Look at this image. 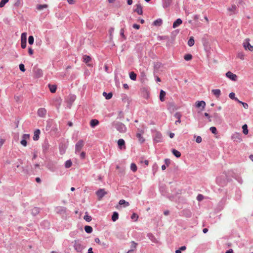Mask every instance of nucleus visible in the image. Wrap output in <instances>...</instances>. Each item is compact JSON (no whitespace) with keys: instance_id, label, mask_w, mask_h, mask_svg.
Returning a JSON list of instances; mask_svg holds the SVG:
<instances>
[{"instance_id":"nucleus-1","label":"nucleus","mask_w":253,"mask_h":253,"mask_svg":"<svg viewBox=\"0 0 253 253\" xmlns=\"http://www.w3.org/2000/svg\"><path fill=\"white\" fill-rule=\"evenodd\" d=\"M84 145V142L83 140H79L75 145V152L76 154H79Z\"/></svg>"},{"instance_id":"nucleus-2","label":"nucleus","mask_w":253,"mask_h":253,"mask_svg":"<svg viewBox=\"0 0 253 253\" xmlns=\"http://www.w3.org/2000/svg\"><path fill=\"white\" fill-rule=\"evenodd\" d=\"M74 248L78 253H81L84 249V246L81 242L76 240L74 241Z\"/></svg>"},{"instance_id":"nucleus-3","label":"nucleus","mask_w":253,"mask_h":253,"mask_svg":"<svg viewBox=\"0 0 253 253\" xmlns=\"http://www.w3.org/2000/svg\"><path fill=\"white\" fill-rule=\"evenodd\" d=\"M249 42H250V39H246L244 41V42L243 43V46L246 50L248 49L249 50H250L251 51H253V46L251 45Z\"/></svg>"},{"instance_id":"nucleus-4","label":"nucleus","mask_w":253,"mask_h":253,"mask_svg":"<svg viewBox=\"0 0 253 253\" xmlns=\"http://www.w3.org/2000/svg\"><path fill=\"white\" fill-rule=\"evenodd\" d=\"M27 34L23 33L21 36V46L22 48H25L26 46Z\"/></svg>"},{"instance_id":"nucleus-5","label":"nucleus","mask_w":253,"mask_h":253,"mask_svg":"<svg viewBox=\"0 0 253 253\" xmlns=\"http://www.w3.org/2000/svg\"><path fill=\"white\" fill-rule=\"evenodd\" d=\"M96 195L98 197V200H101V199L107 194L104 189H100L96 192Z\"/></svg>"},{"instance_id":"nucleus-6","label":"nucleus","mask_w":253,"mask_h":253,"mask_svg":"<svg viewBox=\"0 0 253 253\" xmlns=\"http://www.w3.org/2000/svg\"><path fill=\"white\" fill-rule=\"evenodd\" d=\"M226 76L227 78L233 81H236L237 80V76L236 75L233 74L230 71H228L226 73Z\"/></svg>"},{"instance_id":"nucleus-7","label":"nucleus","mask_w":253,"mask_h":253,"mask_svg":"<svg viewBox=\"0 0 253 253\" xmlns=\"http://www.w3.org/2000/svg\"><path fill=\"white\" fill-rule=\"evenodd\" d=\"M30 138V135L28 134H24L22 136V139L20 141V143L24 146H27V140Z\"/></svg>"},{"instance_id":"nucleus-8","label":"nucleus","mask_w":253,"mask_h":253,"mask_svg":"<svg viewBox=\"0 0 253 253\" xmlns=\"http://www.w3.org/2000/svg\"><path fill=\"white\" fill-rule=\"evenodd\" d=\"M46 114V110L45 108H41L38 110V114L41 117H43Z\"/></svg>"},{"instance_id":"nucleus-9","label":"nucleus","mask_w":253,"mask_h":253,"mask_svg":"<svg viewBox=\"0 0 253 253\" xmlns=\"http://www.w3.org/2000/svg\"><path fill=\"white\" fill-rule=\"evenodd\" d=\"M116 128L121 132L125 131L126 129L125 125L122 123H118L116 124Z\"/></svg>"},{"instance_id":"nucleus-10","label":"nucleus","mask_w":253,"mask_h":253,"mask_svg":"<svg viewBox=\"0 0 253 253\" xmlns=\"http://www.w3.org/2000/svg\"><path fill=\"white\" fill-rule=\"evenodd\" d=\"M156 142H160L162 141V135L160 133H157L154 138Z\"/></svg>"},{"instance_id":"nucleus-11","label":"nucleus","mask_w":253,"mask_h":253,"mask_svg":"<svg viewBox=\"0 0 253 253\" xmlns=\"http://www.w3.org/2000/svg\"><path fill=\"white\" fill-rule=\"evenodd\" d=\"M118 144L119 148L121 149H122L123 148V149L126 148L125 142L124 139H119V140L118 141Z\"/></svg>"},{"instance_id":"nucleus-12","label":"nucleus","mask_w":253,"mask_h":253,"mask_svg":"<svg viewBox=\"0 0 253 253\" xmlns=\"http://www.w3.org/2000/svg\"><path fill=\"white\" fill-rule=\"evenodd\" d=\"M136 8L135 9L134 11L137 12L138 14H142V7L140 4H137L136 5Z\"/></svg>"},{"instance_id":"nucleus-13","label":"nucleus","mask_w":253,"mask_h":253,"mask_svg":"<svg viewBox=\"0 0 253 253\" xmlns=\"http://www.w3.org/2000/svg\"><path fill=\"white\" fill-rule=\"evenodd\" d=\"M83 59H84V62H85L87 65V66H91V65L89 64V62L91 60V58L89 56H88L86 55H84Z\"/></svg>"},{"instance_id":"nucleus-14","label":"nucleus","mask_w":253,"mask_h":253,"mask_svg":"<svg viewBox=\"0 0 253 253\" xmlns=\"http://www.w3.org/2000/svg\"><path fill=\"white\" fill-rule=\"evenodd\" d=\"M137 246V243H135L134 241H132L131 242V247H130V250H129L127 253H129L131 252L134 251L135 249L136 248V247Z\"/></svg>"},{"instance_id":"nucleus-15","label":"nucleus","mask_w":253,"mask_h":253,"mask_svg":"<svg viewBox=\"0 0 253 253\" xmlns=\"http://www.w3.org/2000/svg\"><path fill=\"white\" fill-rule=\"evenodd\" d=\"M174 117L177 119V121H175V125H177L178 123H180L181 122V121H180V118H181V114L180 113H178V112H177L175 114H174Z\"/></svg>"},{"instance_id":"nucleus-16","label":"nucleus","mask_w":253,"mask_h":253,"mask_svg":"<svg viewBox=\"0 0 253 253\" xmlns=\"http://www.w3.org/2000/svg\"><path fill=\"white\" fill-rule=\"evenodd\" d=\"M40 134V129H38L36 130L34 132L33 139L34 140H38L40 137H39Z\"/></svg>"},{"instance_id":"nucleus-17","label":"nucleus","mask_w":253,"mask_h":253,"mask_svg":"<svg viewBox=\"0 0 253 253\" xmlns=\"http://www.w3.org/2000/svg\"><path fill=\"white\" fill-rule=\"evenodd\" d=\"M182 21L181 19H177L173 24V28H175L181 24Z\"/></svg>"},{"instance_id":"nucleus-18","label":"nucleus","mask_w":253,"mask_h":253,"mask_svg":"<svg viewBox=\"0 0 253 253\" xmlns=\"http://www.w3.org/2000/svg\"><path fill=\"white\" fill-rule=\"evenodd\" d=\"M211 92L217 98L219 97L221 94V91L219 89H212Z\"/></svg>"},{"instance_id":"nucleus-19","label":"nucleus","mask_w":253,"mask_h":253,"mask_svg":"<svg viewBox=\"0 0 253 253\" xmlns=\"http://www.w3.org/2000/svg\"><path fill=\"white\" fill-rule=\"evenodd\" d=\"M206 106V103L204 101H197L196 103V107L197 108H199L201 106L203 107V108H204Z\"/></svg>"},{"instance_id":"nucleus-20","label":"nucleus","mask_w":253,"mask_h":253,"mask_svg":"<svg viewBox=\"0 0 253 253\" xmlns=\"http://www.w3.org/2000/svg\"><path fill=\"white\" fill-rule=\"evenodd\" d=\"M172 2V0H164L163 7L165 8L169 7Z\"/></svg>"},{"instance_id":"nucleus-21","label":"nucleus","mask_w":253,"mask_h":253,"mask_svg":"<svg viewBox=\"0 0 253 253\" xmlns=\"http://www.w3.org/2000/svg\"><path fill=\"white\" fill-rule=\"evenodd\" d=\"M98 124H99V121L96 119H92L90 122V125L92 127L98 125Z\"/></svg>"},{"instance_id":"nucleus-22","label":"nucleus","mask_w":253,"mask_h":253,"mask_svg":"<svg viewBox=\"0 0 253 253\" xmlns=\"http://www.w3.org/2000/svg\"><path fill=\"white\" fill-rule=\"evenodd\" d=\"M166 92L163 90H161L160 93V99L161 101H165V96L166 95Z\"/></svg>"},{"instance_id":"nucleus-23","label":"nucleus","mask_w":253,"mask_h":253,"mask_svg":"<svg viewBox=\"0 0 253 253\" xmlns=\"http://www.w3.org/2000/svg\"><path fill=\"white\" fill-rule=\"evenodd\" d=\"M119 218V214L117 212L115 211L113 212L112 216V220L113 221H116Z\"/></svg>"},{"instance_id":"nucleus-24","label":"nucleus","mask_w":253,"mask_h":253,"mask_svg":"<svg viewBox=\"0 0 253 253\" xmlns=\"http://www.w3.org/2000/svg\"><path fill=\"white\" fill-rule=\"evenodd\" d=\"M103 95L106 99H110L112 97L113 94L111 92L107 93L106 92H104L103 93Z\"/></svg>"},{"instance_id":"nucleus-25","label":"nucleus","mask_w":253,"mask_h":253,"mask_svg":"<svg viewBox=\"0 0 253 253\" xmlns=\"http://www.w3.org/2000/svg\"><path fill=\"white\" fill-rule=\"evenodd\" d=\"M56 210L58 213H64L66 212V209L65 207H59L56 208Z\"/></svg>"},{"instance_id":"nucleus-26","label":"nucleus","mask_w":253,"mask_h":253,"mask_svg":"<svg viewBox=\"0 0 253 253\" xmlns=\"http://www.w3.org/2000/svg\"><path fill=\"white\" fill-rule=\"evenodd\" d=\"M162 24V20L161 19H158L154 21L153 22V24L156 26H160Z\"/></svg>"},{"instance_id":"nucleus-27","label":"nucleus","mask_w":253,"mask_h":253,"mask_svg":"<svg viewBox=\"0 0 253 253\" xmlns=\"http://www.w3.org/2000/svg\"><path fill=\"white\" fill-rule=\"evenodd\" d=\"M119 204L120 205H124V207H128L129 205V204L128 202L126 201L125 200H120Z\"/></svg>"},{"instance_id":"nucleus-28","label":"nucleus","mask_w":253,"mask_h":253,"mask_svg":"<svg viewBox=\"0 0 253 253\" xmlns=\"http://www.w3.org/2000/svg\"><path fill=\"white\" fill-rule=\"evenodd\" d=\"M172 153L177 158H179L181 156L180 152L175 149H172Z\"/></svg>"},{"instance_id":"nucleus-29","label":"nucleus","mask_w":253,"mask_h":253,"mask_svg":"<svg viewBox=\"0 0 253 253\" xmlns=\"http://www.w3.org/2000/svg\"><path fill=\"white\" fill-rule=\"evenodd\" d=\"M85 231L87 233H91L92 232V228L90 226L86 225L84 227Z\"/></svg>"},{"instance_id":"nucleus-30","label":"nucleus","mask_w":253,"mask_h":253,"mask_svg":"<svg viewBox=\"0 0 253 253\" xmlns=\"http://www.w3.org/2000/svg\"><path fill=\"white\" fill-rule=\"evenodd\" d=\"M129 77L132 80L135 81L136 79V74L134 72H131L129 73Z\"/></svg>"},{"instance_id":"nucleus-31","label":"nucleus","mask_w":253,"mask_h":253,"mask_svg":"<svg viewBox=\"0 0 253 253\" xmlns=\"http://www.w3.org/2000/svg\"><path fill=\"white\" fill-rule=\"evenodd\" d=\"M195 42L193 37H190L188 41V44L189 46H192L194 44Z\"/></svg>"},{"instance_id":"nucleus-32","label":"nucleus","mask_w":253,"mask_h":253,"mask_svg":"<svg viewBox=\"0 0 253 253\" xmlns=\"http://www.w3.org/2000/svg\"><path fill=\"white\" fill-rule=\"evenodd\" d=\"M49 88L52 93H54L56 90V86L55 85L49 84Z\"/></svg>"},{"instance_id":"nucleus-33","label":"nucleus","mask_w":253,"mask_h":253,"mask_svg":"<svg viewBox=\"0 0 253 253\" xmlns=\"http://www.w3.org/2000/svg\"><path fill=\"white\" fill-rule=\"evenodd\" d=\"M136 137L138 138V140L140 143L144 142L145 139H144V138L142 137V136L141 135V134L140 133H137Z\"/></svg>"},{"instance_id":"nucleus-34","label":"nucleus","mask_w":253,"mask_h":253,"mask_svg":"<svg viewBox=\"0 0 253 253\" xmlns=\"http://www.w3.org/2000/svg\"><path fill=\"white\" fill-rule=\"evenodd\" d=\"M243 132L245 134H247L248 133V126L246 124L242 126Z\"/></svg>"},{"instance_id":"nucleus-35","label":"nucleus","mask_w":253,"mask_h":253,"mask_svg":"<svg viewBox=\"0 0 253 253\" xmlns=\"http://www.w3.org/2000/svg\"><path fill=\"white\" fill-rule=\"evenodd\" d=\"M47 7V4H40L37 5V9L38 10H42L43 8H46Z\"/></svg>"},{"instance_id":"nucleus-36","label":"nucleus","mask_w":253,"mask_h":253,"mask_svg":"<svg viewBox=\"0 0 253 253\" xmlns=\"http://www.w3.org/2000/svg\"><path fill=\"white\" fill-rule=\"evenodd\" d=\"M192 58V56L190 54H185L184 56V59L186 61L190 60Z\"/></svg>"},{"instance_id":"nucleus-37","label":"nucleus","mask_w":253,"mask_h":253,"mask_svg":"<svg viewBox=\"0 0 253 253\" xmlns=\"http://www.w3.org/2000/svg\"><path fill=\"white\" fill-rule=\"evenodd\" d=\"M130 169L133 172H135L137 170V168L134 163H132L130 165Z\"/></svg>"},{"instance_id":"nucleus-38","label":"nucleus","mask_w":253,"mask_h":253,"mask_svg":"<svg viewBox=\"0 0 253 253\" xmlns=\"http://www.w3.org/2000/svg\"><path fill=\"white\" fill-rule=\"evenodd\" d=\"M72 162L71 160H68L66 162L65 166L66 168H69L72 166Z\"/></svg>"},{"instance_id":"nucleus-39","label":"nucleus","mask_w":253,"mask_h":253,"mask_svg":"<svg viewBox=\"0 0 253 253\" xmlns=\"http://www.w3.org/2000/svg\"><path fill=\"white\" fill-rule=\"evenodd\" d=\"M9 1V0H1L0 1V7L2 8L4 7L5 4Z\"/></svg>"},{"instance_id":"nucleus-40","label":"nucleus","mask_w":253,"mask_h":253,"mask_svg":"<svg viewBox=\"0 0 253 253\" xmlns=\"http://www.w3.org/2000/svg\"><path fill=\"white\" fill-rule=\"evenodd\" d=\"M237 57L243 60L244 59L245 54L243 52H239L237 54Z\"/></svg>"},{"instance_id":"nucleus-41","label":"nucleus","mask_w":253,"mask_h":253,"mask_svg":"<svg viewBox=\"0 0 253 253\" xmlns=\"http://www.w3.org/2000/svg\"><path fill=\"white\" fill-rule=\"evenodd\" d=\"M229 97H230L231 99H234V100H235L236 101H237L238 102V101L239 100H238V98H237L235 97V93H233V92H231V93H230L229 94Z\"/></svg>"},{"instance_id":"nucleus-42","label":"nucleus","mask_w":253,"mask_h":253,"mask_svg":"<svg viewBox=\"0 0 253 253\" xmlns=\"http://www.w3.org/2000/svg\"><path fill=\"white\" fill-rule=\"evenodd\" d=\"M34 39L32 36H30L28 38V42L30 44H33L34 43Z\"/></svg>"},{"instance_id":"nucleus-43","label":"nucleus","mask_w":253,"mask_h":253,"mask_svg":"<svg viewBox=\"0 0 253 253\" xmlns=\"http://www.w3.org/2000/svg\"><path fill=\"white\" fill-rule=\"evenodd\" d=\"M210 130L211 131V132L213 134H217V131L216 128L214 126H211L210 127Z\"/></svg>"},{"instance_id":"nucleus-44","label":"nucleus","mask_w":253,"mask_h":253,"mask_svg":"<svg viewBox=\"0 0 253 253\" xmlns=\"http://www.w3.org/2000/svg\"><path fill=\"white\" fill-rule=\"evenodd\" d=\"M236 9V6L233 5L231 7L228 8V10L229 11L234 12Z\"/></svg>"},{"instance_id":"nucleus-45","label":"nucleus","mask_w":253,"mask_h":253,"mask_svg":"<svg viewBox=\"0 0 253 253\" xmlns=\"http://www.w3.org/2000/svg\"><path fill=\"white\" fill-rule=\"evenodd\" d=\"M238 102H239V103L242 104L243 105V107H244L245 109H247L248 108V107H249V105H248V104L247 103H245V102H242V101H240V100H239V101H238Z\"/></svg>"},{"instance_id":"nucleus-46","label":"nucleus","mask_w":253,"mask_h":253,"mask_svg":"<svg viewBox=\"0 0 253 253\" xmlns=\"http://www.w3.org/2000/svg\"><path fill=\"white\" fill-rule=\"evenodd\" d=\"M84 219H85L86 221L89 222L91 220V217L88 215H85L84 217Z\"/></svg>"},{"instance_id":"nucleus-47","label":"nucleus","mask_w":253,"mask_h":253,"mask_svg":"<svg viewBox=\"0 0 253 253\" xmlns=\"http://www.w3.org/2000/svg\"><path fill=\"white\" fill-rule=\"evenodd\" d=\"M138 218V215L135 213H133L131 216V218L132 219H134L135 221H136L137 220Z\"/></svg>"},{"instance_id":"nucleus-48","label":"nucleus","mask_w":253,"mask_h":253,"mask_svg":"<svg viewBox=\"0 0 253 253\" xmlns=\"http://www.w3.org/2000/svg\"><path fill=\"white\" fill-rule=\"evenodd\" d=\"M80 157L82 159H85V153L84 151L81 152L80 153Z\"/></svg>"},{"instance_id":"nucleus-49","label":"nucleus","mask_w":253,"mask_h":253,"mask_svg":"<svg viewBox=\"0 0 253 253\" xmlns=\"http://www.w3.org/2000/svg\"><path fill=\"white\" fill-rule=\"evenodd\" d=\"M19 69L22 72H24L25 71L24 65L23 64H20L19 65Z\"/></svg>"},{"instance_id":"nucleus-50","label":"nucleus","mask_w":253,"mask_h":253,"mask_svg":"<svg viewBox=\"0 0 253 253\" xmlns=\"http://www.w3.org/2000/svg\"><path fill=\"white\" fill-rule=\"evenodd\" d=\"M197 199L199 201H201L204 199V196L201 194H199L198 195Z\"/></svg>"},{"instance_id":"nucleus-51","label":"nucleus","mask_w":253,"mask_h":253,"mask_svg":"<svg viewBox=\"0 0 253 253\" xmlns=\"http://www.w3.org/2000/svg\"><path fill=\"white\" fill-rule=\"evenodd\" d=\"M196 141L198 143H201L202 142V138H201V137L200 136H197V138H196Z\"/></svg>"},{"instance_id":"nucleus-52","label":"nucleus","mask_w":253,"mask_h":253,"mask_svg":"<svg viewBox=\"0 0 253 253\" xmlns=\"http://www.w3.org/2000/svg\"><path fill=\"white\" fill-rule=\"evenodd\" d=\"M37 76L39 77L41 76L42 71L40 69H38L36 71Z\"/></svg>"},{"instance_id":"nucleus-53","label":"nucleus","mask_w":253,"mask_h":253,"mask_svg":"<svg viewBox=\"0 0 253 253\" xmlns=\"http://www.w3.org/2000/svg\"><path fill=\"white\" fill-rule=\"evenodd\" d=\"M120 34L124 39H126V37L124 35V30L123 29H121Z\"/></svg>"},{"instance_id":"nucleus-54","label":"nucleus","mask_w":253,"mask_h":253,"mask_svg":"<svg viewBox=\"0 0 253 253\" xmlns=\"http://www.w3.org/2000/svg\"><path fill=\"white\" fill-rule=\"evenodd\" d=\"M132 26L133 28L137 30H138L140 28V25L136 24H134Z\"/></svg>"},{"instance_id":"nucleus-55","label":"nucleus","mask_w":253,"mask_h":253,"mask_svg":"<svg viewBox=\"0 0 253 253\" xmlns=\"http://www.w3.org/2000/svg\"><path fill=\"white\" fill-rule=\"evenodd\" d=\"M28 53L30 55H32L33 54V50L31 47L28 48Z\"/></svg>"},{"instance_id":"nucleus-56","label":"nucleus","mask_w":253,"mask_h":253,"mask_svg":"<svg viewBox=\"0 0 253 253\" xmlns=\"http://www.w3.org/2000/svg\"><path fill=\"white\" fill-rule=\"evenodd\" d=\"M213 117L215 119H219V115L218 113H215L213 114Z\"/></svg>"},{"instance_id":"nucleus-57","label":"nucleus","mask_w":253,"mask_h":253,"mask_svg":"<svg viewBox=\"0 0 253 253\" xmlns=\"http://www.w3.org/2000/svg\"><path fill=\"white\" fill-rule=\"evenodd\" d=\"M95 240V242L96 243H97V244H100V245L101 244V242H100V240H99V238H95V240Z\"/></svg>"},{"instance_id":"nucleus-58","label":"nucleus","mask_w":253,"mask_h":253,"mask_svg":"<svg viewBox=\"0 0 253 253\" xmlns=\"http://www.w3.org/2000/svg\"><path fill=\"white\" fill-rule=\"evenodd\" d=\"M67 1L69 4H73L75 3V1L74 0H67Z\"/></svg>"},{"instance_id":"nucleus-59","label":"nucleus","mask_w":253,"mask_h":253,"mask_svg":"<svg viewBox=\"0 0 253 253\" xmlns=\"http://www.w3.org/2000/svg\"><path fill=\"white\" fill-rule=\"evenodd\" d=\"M4 142V140L3 139H0V147H1Z\"/></svg>"},{"instance_id":"nucleus-60","label":"nucleus","mask_w":253,"mask_h":253,"mask_svg":"<svg viewBox=\"0 0 253 253\" xmlns=\"http://www.w3.org/2000/svg\"><path fill=\"white\" fill-rule=\"evenodd\" d=\"M114 28H111L110 30H109V32H110V37H112V33H113L114 32Z\"/></svg>"},{"instance_id":"nucleus-61","label":"nucleus","mask_w":253,"mask_h":253,"mask_svg":"<svg viewBox=\"0 0 253 253\" xmlns=\"http://www.w3.org/2000/svg\"><path fill=\"white\" fill-rule=\"evenodd\" d=\"M165 163H166V165H167V166H168L169 164L170 163L169 160L166 159L165 160Z\"/></svg>"},{"instance_id":"nucleus-62","label":"nucleus","mask_w":253,"mask_h":253,"mask_svg":"<svg viewBox=\"0 0 253 253\" xmlns=\"http://www.w3.org/2000/svg\"><path fill=\"white\" fill-rule=\"evenodd\" d=\"M185 250H186V247L185 246H182L179 249V250H180V251H184Z\"/></svg>"},{"instance_id":"nucleus-63","label":"nucleus","mask_w":253,"mask_h":253,"mask_svg":"<svg viewBox=\"0 0 253 253\" xmlns=\"http://www.w3.org/2000/svg\"><path fill=\"white\" fill-rule=\"evenodd\" d=\"M174 133H172V132H170L169 133V137H170V138H172L174 137Z\"/></svg>"},{"instance_id":"nucleus-64","label":"nucleus","mask_w":253,"mask_h":253,"mask_svg":"<svg viewBox=\"0 0 253 253\" xmlns=\"http://www.w3.org/2000/svg\"><path fill=\"white\" fill-rule=\"evenodd\" d=\"M233 253V250L232 249H230L226 252V253Z\"/></svg>"}]
</instances>
